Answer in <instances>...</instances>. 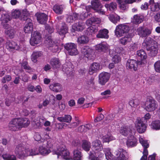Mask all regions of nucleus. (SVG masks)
<instances>
[{
	"mask_svg": "<svg viewBox=\"0 0 160 160\" xmlns=\"http://www.w3.org/2000/svg\"><path fill=\"white\" fill-rule=\"evenodd\" d=\"M53 154L57 155L58 158H59V156H61L63 159L67 160H70L72 158L70 155L69 152L63 145L59 146L57 150H54L53 151Z\"/></svg>",
	"mask_w": 160,
	"mask_h": 160,
	"instance_id": "obj_1",
	"label": "nucleus"
},
{
	"mask_svg": "<svg viewBox=\"0 0 160 160\" xmlns=\"http://www.w3.org/2000/svg\"><path fill=\"white\" fill-rule=\"evenodd\" d=\"M130 29L129 26L126 24H120L116 27L115 35L118 37L123 36L124 34H128Z\"/></svg>",
	"mask_w": 160,
	"mask_h": 160,
	"instance_id": "obj_2",
	"label": "nucleus"
},
{
	"mask_svg": "<svg viewBox=\"0 0 160 160\" xmlns=\"http://www.w3.org/2000/svg\"><path fill=\"white\" fill-rule=\"evenodd\" d=\"M42 37L40 33L36 31L31 34V38L30 40V43L32 46H34L41 42Z\"/></svg>",
	"mask_w": 160,
	"mask_h": 160,
	"instance_id": "obj_3",
	"label": "nucleus"
},
{
	"mask_svg": "<svg viewBox=\"0 0 160 160\" xmlns=\"http://www.w3.org/2000/svg\"><path fill=\"white\" fill-rule=\"evenodd\" d=\"M64 48L68 51L69 54L70 55H75L78 53L77 48V45L74 43H66L64 45Z\"/></svg>",
	"mask_w": 160,
	"mask_h": 160,
	"instance_id": "obj_4",
	"label": "nucleus"
},
{
	"mask_svg": "<svg viewBox=\"0 0 160 160\" xmlns=\"http://www.w3.org/2000/svg\"><path fill=\"white\" fill-rule=\"evenodd\" d=\"M82 54L88 59H92L94 58L93 50L88 46H84L81 49Z\"/></svg>",
	"mask_w": 160,
	"mask_h": 160,
	"instance_id": "obj_5",
	"label": "nucleus"
},
{
	"mask_svg": "<svg viewBox=\"0 0 160 160\" xmlns=\"http://www.w3.org/2000/svg\"><path fill=\"white\" fill-rule=\"evenodd\" d=\"M19 119L15 118L12 120L8 123V128L11 131H16L20 129V125H19Z\"/></svg>",
	"mask_w": 160,
	"mask_h": 160,
	"instance_id": "obj_6",
	"label": "nucleus"
},
{
	"mask_svg": "<svg viewBox=\"0 0 160 160\" xmlns=\"http://www.w3.org/2000/svg\"><path fill=\"white\" fill-rule=\"evenodd\" d=\"M91 4L92 8L98 13L102 15L105 14V12L102 9V6L99 0H93Z\"/></svg>",
	"mask_w": 160,
	"mask_h": 160,
	"instance_id": "obj_7",
	"label": "nucleus"
},
{
	"mask_svg": "<svg viewBox=\"0 0 160 160\" xmlns=\"http://www.w3.org/2000/svg\"><path fill=\"white\" fill-rule=\"evenodd\" d=\"M111 75L109 73L102 72L99 75V83L102 85H104L108 82L110 77Z\"/></svg>",
	"mask_w": 160,
	"mask_h": 160,
	"instance_id": "obj_8",
	"label": "nucleus"
},
{
	"mask_svg": "<svg viewBox=\"0 0 160 160\" xmlns=\"http://www.w3.org/2000/svg\"><path fill=\"white\" fill-rule=\"evenodd\" d=\"M6 47L10 52H13L14 50H18L20 48L19 44L13 41H9L6 42Z\"/></svg>",
	"mask_w": 160,
	"mask_h": 160,
	"instance_id": "obj_9",
	"label": "nucleus"
},
{
	"mask_svg": "<svg viewBox=\"0 0 160 160\" xmlns=\"http://www.w3.org/2000/svg\"><path fill=\"white\" fill-rule=\"evenodd\" d=\"M11 20V18L8 13H3L0 18L1 24L4 28L9 27V25L7 23Z\"/></svg>",
	"mask_w": 160,
	"mask_h": 160,
	"instance_id": "obj_10",
	"label": "nucleus"
},
{
	"mask_svg": "<svg viewBox=\"0 0 160 160\" xmlns=\"http://www.w3.org/2000/svg\"><path fill=\"white\" fill-rule=\"evenodd\" d=\"M145 105L146 109L148 112L155 110L158 106L155 101H146Z\"/></svg>",
	"mask_w": 160,
	"mask_h": 160,
	"instance_id": "obj_11",
	"label": "nucleus"
},
{
	"mask_svg": "<svg viewBox=\"0 0 160 160\" xmlns=\"http://www.w3.org/2000/svg\"><path fill=\"white\" fill-rule=\"evenodd\" d=\"M38 22L41 24H46L48 19V16L44 13H37L35 14Z\"/></svg>",
	"mask_w": 160,
	"mask_h": 160,
	"instance_id": "obj_12",
	"label": "nucleus"
},
{
	"mask_svg": "<svg viewBox=\"0 0 160 160\" xmlns=\"http://www.w3.org/2000/svg\"><path fill=\"white\" fill-rule=\"evenodd\" d=\"M137 32L138 35L142 38H145L149 36L151 33V31L149 29L143 27H140L137 30Z\"/></svg>",
	"mask_w": 160,
	"mask_h": 160,
	"instance_id": "obj_13",
	"label": "nucleus"
},
{
	"mask_svg": "<svg viewBox=\"0 0 160 160\" xmlns=\"http://www.w3.org/2000/svg\"><path fill=\"white\" fill-rule=\"evenodd\" d=\"M115 153L117 156V158L115 160H124L127 158L126 157V152L122 148H119L115 152Z\"/></svg>",
	"mask_w": 160,
	"mask_h": 160,
	"instance_id": "obj_14",
	"label": "nucleus"
},
{
	"mask_svg": "<svg viewBox=\"0 0 160 160\" xmlns=\"http://www.w3.org/2000/svg\"><path fill=\"white\" fill-rule=\"evenodd\" d=\"M92 144V148L95 151L99 152L103 149L102 142L99 140H96L93 141Z\"/></svg>",
	"mask_w": 160,
	"mask_h": 160,
	"instance_id": "obj_15",
	"label": "nucleus"
},
{
	"mask_svg": "<svg viewBox=\"0 0 160 160\" xmlns=\"http://www.w3.org/2000/svg\"><path fill=\"white\" fill-rule=\"evenodd\" d=\"M135 126L138 132L139 133H142L146 130V126L142 120H138Z\"/></svg>",
	"mask_w": 160,
	"mask_h": 160,
	"instance_id": "obj_16",
	"label": "nucleus"
},
{
	"mask_svg": "<svg viewBox=\"0 0 160 160\" xmlns=\"http://www.w3.org/2000/svg\"><path fill=\"white\" fill-rule=\"evenodd\" d=\"M138 64L136 60L128 59L126 63V68L128 69H130L135 71L137 70Z\"/></svg>",
	"mask_w": 160,
	"mask_h": 160,
	"instance_id": "obj_17",
	"label": "nucleus"
},
{
	"mask_svg": "<svg viewBox=\"0 0 160 160\" xmlns=\"http://www.w3.org/2000/svg\"><path fill=\"white\" fill-rule=\"evenodd\" d=\"M109 31L106 29L104 28L100 30L96 37L98 38H104L107 39L109 38Z\"/></svg>",
	"mask_w": 160,
	"mask_h": 160,
	"instance_id": "obj_18",
	"label": "nucleus"
},
{
	"mask_svg": "<svg viewBox=\"0 0 160 160\" xmlns=\"http://www.w3.org/2000/svg\"><path fill=\"white\" fill-rule=\"evenodd\" d=\"M33 23L31 19H28L26 20V22L24 27V31L26 33H31L33 30Z\"/></svg>",
	"mask_w": 160,
	"mask_h": 160,
	"instance_id": "obj_19",
	"label": "nucleus"
},
{
	"mask_svg": "<svg viewBox=\"0 0 160 160\" xmlns=\"http://www.w3.org/2000/svg\"><path fill=\"white\" fill-rule=\"evenodd\" d=\"M49 63L53 69L59 68L61 65L60 60L55 58H51L50 61Z\"/></svg>",
	"mask_w": 160,
	"mask_h": 160,
	"instance_id": "obj_20",
	"label": "nucleus"
},
{
	"mask_svg": "<svg viewBox=\"0 0 160 160\" xmlns=\"http://www.w3.org/2000/svg\"><path fill=\"white\" fill-rule=\"evenodd\" d=\"M154 44V41L152 38H147L144 39L142 43V46L143 48L147 50Z\"/></svg>",
	"mask_w": 160,
	"mask_h": 160,
	"instance_id": "obj_21",
	"label": "nucleus"
},
{
	"mask_svg": "<svg viewBox=\"0 0 160 160\" xmlns=\"http://www.w3.org/2000/svg\"><path fill=\"white\" fill-rule=\"evenodd\" d=\"M120 40V43L123 45H126L128 42H130L132 38V34L131 33H128L125 34L124 36H122Z\"/></svg>",
	"mask_w": 160,
	"mask_h": 160,
	"instance_id": "obj_22",
	"label": "nucleus"
},
{
	"mask_svg": "<svg viewBox=\"0 0 160 160\" xmlns=\"http://www.w3.org/2000/svg\"><path fill=\"white\" fill-rule=\"evenodd\" d=\"M95 49L98 52H105L108 50V47L107 44L101 43L96 45Z\"/></svg>",
	"mask_w": 160,
	"mask_h": 160,
	"instance_id": "obj_23",
	"label": "nucleus"
},
{
	"mask_svg": "<svg viewBox=\"0 0 160 160\" xmlns=\"http://www.w3.org/2000/svg\"><path fill=\"white\" fill-rule=\"evenodd\" d=\"M101 21V19L100 18H98L96 17H92L91 18L88 19L86 22V24L89 26L94 23L97 24L99 23Z\"/></svg>",
	"mask_w": 160,
	"mask_h": 160,
	"instance_id": "obj_24",
	"label": "nucleus"
},
{
	"mask_svg": "<svg viewBox=\"0 0 160 160\" xmlns=\"http://www.w3.org/2000/svg\"><path fill=\"white\" fill-rule=\"evenodd\" d=\"M101 21V19L100 18H98L96 17H92L91 18L88 19L86 22V24L89 26L94 23L97 24L99 23Z\"/></svg>",
	"mask_w": 160,
	"mask_h": 160,
	"instance_id": "obj_25",
	"label": "nucleus"
},
{
	"mask_svg": "<svg viewBox=\"0 0 160 160\" xmlns=\"http://www.w3.org/2000/svg\"><path fill=\"white\" fill-rule=\"evenodd\" d=\"M68 27L64 22H62L60 26V28L58 29V32L61 35H64L68 32Z\"/></svg>",
	"mask_w": 160,
	"mask_h": 160,
	"instance_id": "obj_26",
	"label": "nucleus"
},
{
	"mask_svg": "<svg viewBox=\"0 0 160 160\" xmlns=\"http://www.w3.org/2000/svg\"><path fill=\"white\" fill-rule=\"evenodd\" d=\"M84 28V23L81 22L75 23L72 26V29L74 31H82Z\"/></svg>",
	"mask_w": 160,
	"mask_h": 160,
	"instance_id": "obj_27",
	"label": "nucleus"
},
{
	"mask_svg": "<svg viewBox=\"0 0 160 160\" xmlns=\"http://www.w3.org/2000/svg\"><path fill=\"white\" fill-rule=\"evenodd\" d=\"M137 140L132 135H130L127 140V145L128 147H133L137 145Z\"/></svg>",
	"mask_w": 160,
	"mask_h": 160,
	"instance_id": "obj_28",
	"label": "nucleus"
},
{
	"mask_svg": "<svg viewBox=\"0 0 160 160\" xmlns=\"http://www.w3.org/2000/svg\"><path fill=\"white\" fill-rule=\"evenodd\" d=\"M100 68V65L99 63L97 62H94L91 65L89 69V73L91 75L92 74L96 72L99 70Z\"/></svg>",
	"mask_w": 160,
	"mask_h": 160,
	"instance_id": "obj_29",
	"label": "nucleus"
},
{
	"mask_svg": "<svg viewBox=\"0 0 160 160\" xmlns=\"http://www.w3.org/2000/svg\"><path fill=\"white\" fill-rule=\"evenodd\" d=\"M49 88L51 90L56 92L61 91L62 89V85L58 83L50 85Z\"/></svg>",
	"mask_w": 160,
	"mask_h": 160,
	"instance_id": "obj_30",
	"label": "nucleus"
},
{
	"mask_svg": "<svg viewBox=\"0 0 160 160\" xmlns=\"http://www.w3.org/2000/svg\"><path fill=\"white\" fill-rule=\"evenodd\" d=\"M147 50L149 52V53L151 56H155L158 53V49L157 45L154 44L151 46L149 48L147 49Z\"/></svg>",
	"mask_w": 160,
	"mask_h": 160,
	"instance_id": "obj_31",
	"label": "nucleus"
},
{
	"mask_svg": "<svg viewBox=\"0 0 160 160\" xmlns=\"http://www.w3.org/2000/svg\"><path fill=\"white\" fill-rule=\"evenodd\" d=\"M120 133L122 135L126 136L128 135H131V130L129 127H121L120 130Z\"/></svg>",
	"mask_w": 160,
	"mask_h": 160,
	"instance_id": "obj_32",
	"label": "nucleus"
},
{
	"mask_svg": "<svg viewBox=\"0 0 160 160\" xmlns=\"http://www.w3.org/2000/svg\"><path fill=\"white\" fill-rule=\"evenodd\" d=\"M24 150V146L21 144H19L17 146L15 150V152L17 157L19 158L21 155L23 154L22 153L23 150Z\"/></svg>",
	"mask_w": 160,
	"mask_h": 160,
	"instance_id": "obj_33",
	"label": "nucleus"
},
{
	"mask_svg": "<svg viewBox=\"0 0 160 160\" xmlns=\"http://www.w3.org/2000/svg\"><path fill=\"white\" fill-rule=\"evenodd\" d=\"M89 41L88 37L85 35H82L79 37L77 39V42L79 44H87Z\"/></svg>",
	"mask_w": 160,
	"mask_h": 160,
	"instance_id": "obj_34",
	"label": "nucleus"
},
{
	"mask_svg": "<svg viewBox=\"0 0 160 160\" xmlns=\"http://www.w3.org/2000/svg\"><path fill=\"white\" fill-rule=\"evenodd\" d=\"M64 8V6L63 5L55 4L53 7V10L55 13L61 14L62 13Z\"/></svg>",
	"mask_w": 160,
	"mask_h": 160,
	"instance_id": "obj_35",
	"label": "nucleus"
},
{
	"mask_svg": "<svg viewBox=\"0 0 160 160\" xmlns=\"http://www.w3.org/2000/svg\"><path fill=\"white\" fill-rule=\"evenodd\" d=\"M92 126L90 124H87L80 126L78 128V131L80 132H85L91 129Z\"/></svg>",
	"mask_w": 160,
	"mask_h": 160,
	"instance_id": "obj_36",
	"label": "nucleus"
},
{
	"mask_svg": "<svg viewBox=\"0 0 160 160\" xmlns=\"http://www.w3.org/2000/svg\"><path fill=\"white\" fill-rule=\"evenodd\" d=\"M72 119L71 116L69 115H65L64 117H59L57 119L61 122H70Z\"/></svg>",
	"mask_w": 160,
	"mask_h": 160,
	"instance_id": "obj_37",
	"label": "nucleus"
},
{
	"mask_svg": "<svg viewBox=\"0 0 160 160\" xmlns=\"http://www.w3.org/2000/svg\"><path fill=\"white\" fill-rule=\"evenodd\" d=\"M109 18L111 22L115 24L119 22L120 20V17L116 14H110Z\"/></svg>",
	"mask_w": 160,
	"mask_h": 160,
	"instance_id": "obj_38",
	"label": "nucleus"
},
{
	"mask_svg": "<svg viewBox=\"0 0 160 160\" xmlns=\"http://www.w3.org/2000/svg\"><path fill=\"white\" fill-rule=\"evenodd\" d=\"M19 125L21 126L20 127V129L22 127H27L30 124V121L28 120V119L26 118H22V119H19Z\"/></svg>",
	"mask_w": 160,
	"mask_h": 160,
	"instance_id": "obj_39",
	"label": "nucleus"
},
{
	"mask_svg": "<svg viewBox=\"0 0 160 160\" xmlns=\"http://www.w3.org/2000/svg\"><path fill=\"white\" fill-rule=\"evenodd\" d=\"M137 54L141 60H145L147 58V54L145 51L143 49L138 51Z\"/></svg>",
	"mask_w": 160,
	"mask_h": 160,
	"instance_id": "obj_40",
	"label": "nucleus"
},
{
	"mask_svg": "<svg viewBox=\"0 0 160 160\" xmlns=\"http://www.w3.org/2000/svg\"><path fill=\"white\" fill-rule=\"evenodd\" d=\"M5 31V34L10 38H13L14 36V30L12 28H7Z\"/></svg>",
	"mask_w": 160,
	"mask_h": 160,
	"instance_id": "obj_41",
	"label": "nucleus"
},
{
	"mask_svg": "<svg viewBox=\"0 0 160 160\" xmlns=\"http://www.w3.org/2000/svg\"><path fill=\"white\" fill-rule=\"evenodd\" d=\"M81 152L78 150L73 151V159L74 160H81L82 157Z\"/></svg>",
	"mask_w": 160,
	"mask_h": 160,
	"instance_id": "obj_42",
	"label": "nucleus"
},
{
	"mask_svg": "<svg viewBox=\"0 0 160 160\" xmlns=\"http://www.w3.org/2000/svg\"><path fill=\"white\" fill-rule=\"evenodd\" d=\"M98 25H92L88 28V31L91 33L94 34L97 33L98 31Z\"/></svg>",
	"mask_w": 160,
	"mask_h": 160,
	"instance_id": "obj_43",
	"label": "nucleus"
},
{
	"mask_svg": "<svg viewBox=\"0 0 160 160\" xmlns=\"http://www.w3.org/2000/svg\"><path fill=\"white\" fill-rule=\"evenodd\" d=\"M46 46L48 48L52 47L54 44V42L52 39L51 36H49L46 38L44 41Z\"/></svg>",
	"mask_w": 160,
	"mask_h": 160,
	"instance_id": "obj_44",
	"label": "nucleus"
},
{
	"mask_svg": "<svg viewBox=\"0 0 160 160\" xmlns=\"http://www.w3.org/2000/svg\"><path fill=\"white\" fill-rule=\"evenodd\" d=\"M105 6L108 10L113 11L117 8V4L114 2H112L109 4H106Z\"/></svg>",
	"mask_w": 160,
	"mask_h": 160,
	"instance_id": "obj_45",
	"label": "nucleus"
},
{
	"mask_svg": "<svg viewBox=\"0 0 160 160\" xmlns=\"http://www.w3.org/2000/svg\"><path fill=\"white\" fill-rule=\"evenodd\" d=\"M2 157L4 160H16V157L13 155H11L8 153L3 154Z\"/></svg>",
	"mask_w": 160,
	"mask_h": 160,
	"instance_id": "obj_46",
	"label": "nucleus"
},
{
	"mask_svg": "<svg viewBox=\"0 0 160 160\" xmlns=\"http://www.w3.org/2000/svg\"><path fill=\"white\" fill-rule=\"evenodd\" d=\"M42 55V53L41 52H34L32 55V57L31 58L32 61L34 62H36L37 61V58L41 57Z\"/></svg>",
	"mask_w": 160,
	"mask_h": 160,
	"instance_id": "obj_47",
	"label": "nucleus"
},
{
	"mask_svg": "<svg viewBox=\"0 0 160 160\" xmlns=\"http://www.w3.org/2000/svg\"><path fill=\"white\" fill-rule=\"evenodd\" d=\"M82 148L86 151H88L91 148V143L86 140H84L82 144Z\"/></svg>",
	"mask_w": 160,
	"mask_h": 160,
	"instance_id": "obj_48",
	"label": "nucleus"
},
{
	"mask_svg": "<svg viewBox=\"0 0 160 160\" xmlns=\"http://www.w3.org/2000/svg\"><path fill=\"white\" fill-rule=\"evenodd\" d=\"M151 127L156 130L160 129V121L158 120L152 122L151 124Z\"/></svg>",
	"mask_w": 160,
	"mask_h": 160,
	"instance_id": "obj_49",
	"label": "nucleus"
},
{
	"mask_svg": "<svg viewBox=\"0 0 160 160\" xmlns=\"http://www.w3.org/2000/svg\"><path fill=\"white\" fill-rule=\"evenodd\" d=\"M106 158L107 160H112L113 156L111 153L110 150L108 149L105 148L104 149Z\"/></svg>",
	"mask_w": 160,
	"mask_h": 160,
	"instance_id": "obj_50",
	"label": "nucleus"
},
{
	"mask_svg": "<svg viewBox=\"0 0 160 160\" xmlns=\"http://www.w3.org/2000/svg\"><path fill=\"white\" fill-rule=\"evenodd\" d=\"M38 151L39 153H40L42 155H47L50 152L49 150H48L43 146L40 147Z\"/></svg>",
	"mask_w": 160,
	"mask_h": 160,
	"instance_id": "obj_51",
	"label": "nucleus"
},
{
	"mask_svg": "<svg viewBox=\"0 0 160 160\" xmlns=\"http://www.w3.org/2000/svg\"><path fill=\"white\" fill-rule=\"evenodd\" d=\"M151 11L153 12H158L160 10V2L155 3L154 5L150 6Z\"/></svg>",
	"mask_w": 160,
	"mask_h": 160,
	"instance_id": "obj_52",
	"label": "nucleus"
},
{
	"mask_svg": "<svg viewBox=\"0 0 160 160\" xmlns=\"http://www.w3.org/2000/svg\"><path fill=\"white\" fill-rule=\"evenodd\" d=\"M139 142L142 145V146L144 148V150L145 149L147 150V148L149 147V143L148 142V141L145 140L141 137L139 139Z\"/></svg>",
	"mask_w": 160,
	"mask_h": 160,
	"instance_id": "obj_53",
	"label": "nucleus"
},
{
	"mask_svg": "<svg viewBox=\"0 0 160 160\" xmlns=\"http://www.w3.org/2000/svg\"><path fill=\"white\" fill-rule=\"evenodd\" d=\"M29 156H33L39 154V152L37 148L29 149Z\"/></svg>",
	"mask_w": 160,
	"mask_h": 160,
	"instance_id": "obj_54",
	"label": "nucleus"
},
{
	"mask_svg": "<svg viewBox=\"0 0 160 160\" xmlns=\"http://www.w3.org/2000/svg\"><path fill=\"white\" fill-rule=\"evenodd\" d=\"M133 18V22L136 24H139L142 21V20L140 17L137 15H134Z\"/></svg>",
	"mask_w": 160,
	"mask_h": 160,
	"instance_id": "obj_55",
	"label": "nucleus"
},
{
	"mask_svg": "<svg viewBox=\"0 0 160 160\" xmlns=\"http://www.w3.org/2000/svg\"><path fill=\"white\" fill-rule=\"evenodd\" d=\"M112 60L115 63H118L121 61V58L118 54H117L113 57Z\"/></svg>",
	"mask_w": 160,
	"mask_h": 160,
	"instance_id": "obj_56",
	"label": "nucleus"
},
{
	"mask_svg": "<svg viewBox=\"0 0 160 160\" xmlns=\"http://www.w3.org/2000/svg\"><path fill=\"white\" fill-rule=\"evenodd\" d=\"M21 12L19 10H15L12 13L13 17L15 18H20Z\"/></svg>",
	"mask_w": 160,
	"mask_h": 160,
	"instance_id": "obj_57",
	"label": "nucleus"
},
{
	"mask_svg": "<svg viewBox=\"0 0 160 160\" xmlns=\"http://www.w3.org/2000/svg\"><path fill=\"white\" fill-rule=\"evenodd\" d=\"M28 14L26 13L25 12H23L22 13H21L19 19L22 21H26V20L29 18H28Z\"/></svg>",
	"mask_w": 160,
	"mask_h": 160,
	"instance_id": "obj_58",
	"label": "nucleus"
},
{
	"mask_svg": "<svg viewBox=\"0 0 160 160\" xmlns=\"http://www.w3.org/2000/svg\"><path fill=\"white\" fill-rule=\"evenodd\" d=\"M11 76L9 75H6L4 77L2 80V82L3 83H5L7 82H8L11 80Z\"/></svg>",
	"mask_w": 160,
	"mask_h": 160,
	"instance_id": "obj_59",
	"label": "nucleus"
},
{
	"mask_svg": "<svg viewBox=\"0 0 160 160\" xmlns=\"http://www.w3.org/2000/svg\"><path fill=\"white\" fill-rule=\"evenodd\" d=\"M21 67L26 70H30L31 69V67L28 65V62L26 61H23L21 63Z\"/></svg>",
	"mask_w": 160,
	"mask_h": 160,
	"instance_id": "obj_60",
	"label": "nucleus"
},
{
	"mask_svg": "<svg viewBox=\"0 0 160 160\" xmlns=\"http://www.w3.org/2000/svg\"><path fill=\"white\" fill-rule=\"evenodd\" d=\"M29 149H26L24 148V150H23V152H22V155H21V156L19 157V158L23 159L25 157H27L29 156Z\"/></svg>",
	"mask_w": 160,
	"mask_h": 160,
	"instance_id": "obj_61",
	"label": "nucleus"
},
{
	"mask_svg": "<svg viewBox=\"0 0 160 160\" xmlns=\"http://www.w3.org/2000/svg\"><path fill=\"white\" fill-rule=\"evenodd\" d=\"M154 67L156 72H160V60H158L155 63Z\"/></svg>",
	"mask_w": 160,
	"mask_h": 160,
	"instance_id": "obj_62",
	"label": "nucleus"
},
{
	"mask_svg": "<svg viewBox=\"0 0 160 160\" xmlns=\"http://www.w3.org/2000/svg\"><path fill=\"white\" fill-rule=\"evenodd\" d=\"M45 29L46 31L48 32L49 34H51L54 31V28L48 24L45 26Z\"/></svg>",
	"mask_w": 160,
	"mask_h": 160,
	"instance_id": "obj_63",
	"label": "nucleus"
},
{
	"mask_svg": "<svg viewBox=\"0 0 160 160\" xmlns=\"http://www.w3.org/2000/svg\"><path fill=\"white\" fill-rule=\"evenodd\" d=\"M114 116L113 114L108 115L105 118V123H107L111 121L114 118Z\"/></svg>",
	"mask_w": 160,
	"mask_h": 160,
	"instance_id": "obj_64",
	"label": "nucleus"
}]
</instances>
